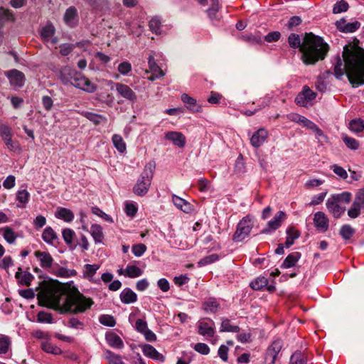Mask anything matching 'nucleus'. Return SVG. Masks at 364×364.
<instances>
[{"label": "nucleus", "instance_id": "1", "mask_svg": "<svg viewBox=\"0 0 364 364\" xmlns=\"http://www.w3.org/2000/svg\"><path fill=\"white\" fill-rule=\"evenodd\" d=\"M39 298L43 299L46 305L60 314L84 313L94 304L90 298L81 294L67 295L58 289H49L41 293Z\"/></svg>", "mask_w": 364, "mask_h": 364}, {"label": "nucleus", "instance_id": "2", "mask_svg": "<svg viewBox=\"0 0 364 364\" xmlns=\"http://www.w3.org/2000/svg\"><path fill=\"white\" fill-rule=\"evenodd\" d=\"M343 58L345 62L344 68H343L342 60L339 57L334 67L336 77L341 79L345 71L353 87L364 85V50L360 48L350 50L348 46H345Z\"/></svg>", "mask_w": 364, "mask_h": 364}, {"label": "nucleus", "instance_id": "3", "mask_svg": "<svg viewBox=\"0 0 364 364\" xmlns=\"http://www.w3.org/2000/svg\"><path fill=\"white\" fill-rule=\"evenodd\" d=\"M329 50V46L323 39L312 33H305L303 38L301 60L306 65L316 64L323 60Z\"/></svg>", "mask_w": 364, "mask_h": 364}, {"label": "nucleus", "instance_id": "4", "mask_svg": "<svg viewBox=\"0 0 364 364\" xmlns=\"http://www.w3.org/2000/svg\"><path fill=\"white\" fill-rule=\"evenodd\" d=\"M155 169L154 162L148 163L133 187V192L138 196H144L149 191Z\"/></svg>", "mask_w": 364, "mask_h": 364}, {"label": "nucleus", "instance_id": "5", "mask_svg": "<svg viewBox=\"0 0 364 364\" xmlns=\"http://www.w3.org/2000/svg\"><path fill=\"white\" fill-rule=\"evenodd\" d=\"M253 226V218L250 215L245 216L237 223L232 240L237 242H242L250 235Z\"/></svg>", "mask_w": 364, "mask_h": 364}, {"label": "nucleus", "instance_id": "6", "mask_svg": "<svg viewBox=\"0 0 364 364\" xmlns=\"http://www.w3.org/2000/svg\"><path fill=\"white\" fill-rule=\"evenodd\" d=\"M5 76L8 78L10 85L14 90H17L23 87L26 82V77L23 72L17 69H11L5 73Z\"/></svg>", "mask_w": 364, "mask_h": 364}, {"label": "nucleus", "instance_id": "7", "mask_svg": "<svg viewBox=\"0 0 364 364\" xmlns=\"http://www.w3.org/2000/svg\"><path fill=\"white\" fill-rule=\"evenodd\" d=\"M317 94L312 91L307 85L303 87L295 98V102L297 105L301 107H309L312 105L313 101L316 97Z\"/></svg>", "mask_w": 364, "mask_h": 364}, {"label": "nucleus", "instance_id": "8", "mask_svg": "<svg viewBox=\"0 0 364 364\" xmlns=\"http://www.w3.org/2000/svg\"><path fill=\"white\" fill-rule=\"evenodd\" d=\"M0 136L10 151H16L21 149L18 142L12 139L11 129L9 126L0 125Z\"/></svg>", "mask_w": 364, "mask_h": 364}, {"label": "nucleus", "instance_id": "9", "mask_svg": "<svg viewBox=\"0 0 364 364\" xmlns=\"http://www.w3.org/2000/svg\"><path fill=\"white\" fill-rule=\"evenodd\" d=\"M70 85L89 93H92L97 90L96 85L80 73L77 74Z\"/></svg>", "mask_w": 364, "mask_h": 364}, {"label": "nucleus", "instance_id": "10", "mask_svg": "<svg viewBox=\"0 0 364 364\" xmlns=\"http://www.w3.org/2000/svg\"><path fill=\"white\" fill-rule=\"evenodd\" d=\"M109 84L114 86L117 94L122 97L134 103L137 100L136 93L127 85L121 82H114L109 81Z\"/></svg>", "mask_w": 364, "mask_h": 364}, {"label": "nucleus", "instance_id": "11", "mask_svg": "<svg viewBox=\"0 0 364 364\" xmlns=\"http://www.w3.org/2000/svg\"><path fill=\"white\" fill-rule=\"evenodd\" d=\"M282 348V341L281 340H276L272 342L266 352L265 362L267 364H274Z\"/></svg>", "mask_w": 364, "mask_h": 364}, {"label": "nucleus", "instance_id": "12", "mask_svg": "<svg viewBox=\"0 0 364 364\" xmlns=\"http://www.w3.org/2000/svg\"><path fill=\"white\" fill-rule=\"evenodd\" d=\"M63 21L65 25L71 28L76 27L79 23V17L77 9L71 6L68 7L63 15Z\"/></svg>", "mask_w": 364, "mask_h": 364}, {"label": "nucleus", "instance_id": "13", "mask_svg": "<svg viewBox=\"0 0 364 364\" xmlns=\"http://www.w3.org/2000/svg\"><path fill=\"white\" fill-rule=\"evenodd\" d=\"M215 323L213 321L205 318L198 322V332L200 335L207 337H213L215 334Z\"/></svg>", "mask_w": 364, "mask_h": 364}, {"label": "nucleus", "instance_id": "14", "mask_svg": "<svg viewBox=\"0 0 364 364\" xmlns=\"http://www.w3.org/2000/svg\"><path fill=\"white\" fill-rule=\"evenodd\" d=\"M285 218L286 214L284 211L280 210L277 212L274 217L268 222L267 227L262 230V233L267 234L276 230L281 226Z\"/></svg>", "mask_w": 364, "mask_h": 364}, {"label": "nucleus", "instance_id": "15", "mask_svg": "<svg viewBox=\"0 0 364 364\" xmlns=\"http://www.w3.org/2000/svg\"><path fill=\"white\" fill-rule=\"evenodd\" d=\"M313 220L314 226L318 231L326 232L328 230L329 220L323 212H316L314 215Z\"/></svg>", "mask_w": 364, "mask_h": 364}, {"label": "nucleus", "instance_id": "16", "mask_svg": "<svg viewBox=\"0 0 364 364\" xmlns=\"http://www.w3.org/2000/svg\"><path fill=\"white\" fill-rule=\"evenodd\" d=\"M77 73L78 72L71 67L64 66L60 70L59 78L63 85H70Z\"/></svg>", "mask_w": 364, "mask_h": 364}, {"label": "nucleus", "instance_id": "17", "mask_svg": "<svg viewBox=\"0 0 364 364\" xmlns=\"http://www.w3.org/2000/svg\"><path fill=\"white\" fill-rule=\"evenodd\" d=\"M15 278L18 285L29 287L34 279V276L28 271H23L22 268L19 267L15 274Z\"/></svg>", "mask_w": 364, "mask_h": 364}, {"label": "nucleus", "instance_id": "18", "mask_svg": "<svg viewBox=\"0 0 364 364\" xmlns=\"http://www.w3.org/2000/svg\"><path fill=\"white\" fill-rule=\"evenodd\" d=\"M336 26L341 32L353 33L360 28V23L357 21L347 23L344 18H341L336 22Z\"/></svg>", "mask_w": 364, "mask_h": 364}, {"label": "nucleus", "instance_id": "19", "mask_svg": "<svg viewBox=\"0 0 364 364\" xmlns=\"http://www.w3.org/2000/svg\"><path fill=\"white\" fill-rule=\"evenodd\" d=\"M326 208L334 218H338L345 212V207H342L340 203L332 197L328 198L326 201Z\"/></svg>", "mask_w": 364, "mask_h": 364}, {"label": "nucleus", "instance_id": "20", "mask_svg": "<svg viewBox=\"0 0 364 364\" xmlns=\"http://www.w3.org/2000/svg\"><path fill=\"white\" fill-rule=\"evenodd\" d=\"M267 137L268 132L264 128H260L250 138V144L253 147L259 148L264 143Z\"/></svg>", "mask_w": 364, "mask_h": 364}, {"label": "nucleus", "instance_id": "21", "mask_svg": "<svg viewBox=\"0 0 364 364\" xmlns=\"http://www.w3.org/2000/svg\"><path fill=\"white\" fill-rule=\"evenodd\" d=\"M141 349L144 355L149 358L159 362H164L165 360L164 356L150 344L143 345Z\"/></svg>", "mask_w": 364, "mask_h": 364}, {"label": "nucleus", "instance_id": "22", "mask_svg": "<svg viewBox=\"0 0 364 364\" xmlns=\"http://www.w3.org/2000/svg\"><path fill=\"white\" fill-rule=\"evenodd\" d=\"M35 256L38 259L40 265L43 269L53 268V259L50 254L47 252L36 251Z\"/></svg>", "mask_w": 364, "mask_h": 364}, {"label": "nucleus", "instance_id": "23", "mask_svg": "<svg viewBox=\"0 0 364 364\" xmlns=\"http://www.w3.org/2000/svg\"><path fill=\"white\" fill-rule=\"evenodd\" d=\"M148 64L151 75L149 77L150 80H154L164 76V73L161 68L156 63L154 58L152 55H149L148 58Z\"/></svg>", "mask_w": 364, "mask_h": 364}, {"label": "nucleus", "instance_id": "24", "mask_svg": "<svg viewBox=\"0 0 364 364\" xmlns=\"http://www.w3.org/2000/svg\"><path fill=\"white\" fill-rule=\"evenodd\" d=\"M183 104L186 109L193 113L201 112L203 110L202 105L196 99L186 94H183Z\"/></svg>", "mask_w": 364, "mask_h": 364}, {"label": "nucleus", "instance_id": "25", "mask_svg": "<svg viewBox=\"0 0 364 364\" xmlns=\"http://www.w3.org/2000/svg\"><path fill=\"white\" fill-rule=\"evenodd\" d=\"M119 298L121 301L125 304H132L137 301L136 294L128 287L121 291Z\"/></svg>", "mask_w": 364, "mask_h": 364}, {"label": "nucleus", "instance_id": "26", "mask_svg": "<svg viewBox=\"0 0 364 364\" xmlns=\"http://www.w3.org/2000/svg\"><path fill=\"white\" fill-rule=\"evenodd\" d=\"M210 2L209 8L206 10V13L210 20H219L218 11L220 9V4L218 0H208Z\"/></svg>", "mask_w": 364, "mask_h": 364}, {"label": "nucleus", "instance_id": "27", "mask_svg": "<svg viewBox=\"0 0 364 364\" xmlns=\"http://www.w3.org/2000/svg\"><path fill=\"white\" fill-rule=\"evenodd\" d=\"M55 216L67 223L72 222L74 219L73 213L70 209L62 207L58 208Z\"/></svg>", "mask_w": 364, "mask_h": 364}, {"label": "nucleus", "instance_id": "28", "mask_svg": "<svg viewBox=\"0 0 364 364\" xmlns=\"http://www.w3.org/2000/svg\"><path fill=\"white\" fill-rule=\"evenodd\" d=\"M105 338L109 346L112 348L122 349L124 347L123 341L114 333L107 334Z\"/></svg>", "mask_w": 364, "mask_h": 364}, {"label": "nucleus", "instance_id": "29", "mask_svg": "<svg viewBox=\"0 0 364 364\" xmlns=\"http://www.w3.org/2000/svg\"><path fill=\"white\" fill-rule=\"evenodd\" d=\"M0 235L9 244H14L17 238L16 232L9 226L0 228Z\"/></svg>", "mask_w": 364, "mask_h": 364}, {"label": "nucleus", "instance_id": "30", "mask_svg": "<svg viewBox=\"0 0 364 364\" xmlns=\"http://www.w3.org/2000/svg\"><path fill=\"white\" fill-rule=\"evenodd\" d=\"M287 235L284 245L287 248H289L294 244V240L299 237L300 233L294 227H289L287 229Z\"/></svg>", "mask_w": 364, "mask_h": 364}, {"label": "nucleus", "instance_id": "31", "mask_svg": "<svg viewBox=\"0 0 364 364\" xmlns=\"http://www.w3.org/2000/svg\"><path fill=\"white\" fill-rule=\"evenodd\" d=\"M90 233L96 244L102 242L104 235L102 228L100 225L97 224L92 225L90 228Z\"/></svg>", "mask_w": 364, "mask_h": 364}, {"label": "nucleus", "instance_id": "32", "mask_svg": "<svg viewBox=\"0 0 364 364\" xmlns=\"http://www.w3.org/2000/svg\"><path fill=\"white\" fill-rule=\"evenodd\" d=\"M288 43L291 48H299L300 52H301L303 38L301 39L299 34L291 33L288 37Z\"/></svg>", "mask_w": 364, "mask_h": 364}, {"label": "nucleus", "instance_id": "33", "mask_svg": "<svg viewBox=\"0 0 364 364\" xmlns=\"http://www.w3.org/2000/svg\"><path fill=\"white\" fill-rule=\"evenodd\" d=\"M112 141L114 146L119 153L122 154L126 151L127 146L121 135L117 134H114L112 136Z\"/></svg>", "mask_w": 364, "mask_h": 364}, {"label": "nucleus", "instance_id": "34", "mask_svg": "<svg viewBox=\"0 0 364 364\" xmlns=\"http://www.w3.org/2000/svg\"><path fill=\"white\" fill-rule=\"evenodd\" d=\"M300 257V253L297 252L289 254L283 262L282 267L290 268L291 267H294L299 259Z\"/></svg>", "mask_w": 364, "mask_h": 364}, {"label": "nucleus", "instance_id": "35", "mask_svg": "<svg viewBox=\"0 0 364 364\" xmlns=\"http://www.w3.org/2000/svg\"><path fill=\"white\" fill-rule=\"evenodd\" d=\"M99 268V264H85L84 266L83 277L89 279V281L93 282V277Z\"/></svg>", "mask_w": 364, "mask_h": 364}, {"label": "nucleus", "instance_id": "36", "mask_svg": "<svg viewBox=\"0 0 364 364\" xmlns=\"http://www.w3.org/2000/svg\"><path fill=\"white\" fill-rule=\"evenodd\" d=\"M55 32V28L52 23H47L41 30V37L44 41L48 40L49 38L52 37Z\"/></svg>", "mask_w": 364, "mask_h": 364}, {"label": "nucleus", "instance_id": "37", "mask_svg": "<svg viewBox=\"0 0 364 364\" xmlns=\"http://www.w3.org/2000/svg\"><path fill=\"white\" fill-rule=\"evenodd\" d=\"M166 140L172 141L174 145L182 147V134L177 132H168L165 134Z\"/></svg>", "mask_w": 364, "mask_h": 364}, {"label": "nucleus", "instance_id": "38", "mask_svg": "<svg viewBox=\"0 0 364 364\" xmlns=\"http://www.w3.org/2000/svg\"><path fill=\"white\" fill-rule=\"evenodd\" d=\"M42 238L48 245H53V241L57 239V235L50 227L45 228L42 233Z\"/></svg>", "mask_w": 364, "mask_h": 364}, {"label": "nucleus", "instance_id": "39", "mask_svg": "<svg viewBox=\"0 0 364 364\" xmlns=\"http://www.w3.org/2000/svg\"><path fill=\"white\" fill-rule=\"evenodd\" d=\"M220 307V304L214 298H210L203 303V309L208 313H215Z\"/></svg>", "mask_w": 364, "mask_h": 364}, {"label": "nucleus", "instance_id": "40", "mask_svg": "<svg viewBox=\"0 0 364 364\" xmlns=\"http://www.w3.org/2000/svg\"><path fill=\"white\" fill-rule=\"evenodd\" d=\"M11 346V338L6 335L0 334V354H6Z\"/></svg>", "mask_w": 364, "mask_h": 364}, {"label": "nucleus", "instance_id": "41", "mask_svg": "<svg viewBox=\"0 0 364 364\" xmlns=\"http://www.w3.org/2000/svg\"><path fill=\"white\" fill-rule=\"evenodd\" d=\"M124 276L130 278H136L140 277L143 274V271L136 265H127L124 269Z\"/></svg>", "mask_w": 364, "mask_h": 364}, {"label": "nucleus", "instance_id": "42", "mask_svg": "<svg viewBox=\"0 0 364 364\" xmlns=\"http://www.w3.org/2000/svg\"><path fill=\"white\" fill-rule=\"evenodd\" d=\"M41 348L43 351L53 355H60L62 350L56 346L51 344L48 341H45L41 343Z\"/></svg>", "mask_w": 364, "mask_h": 364}, {"label": "nucleus", "instance_id": "43", "mask_svg": "<svg viewBox=\"0 0 364 364\" xmlns=\"http://www.w3.org/2000/svg\"><path fill=\"white\" fill-rule=\"evenodd\" d=\"M15 20L13 13L8 9L0 7V24H4L7 21H14Z\"/></svg>", "mask_w": 364, "mask_h": 364}, {"label": "nucleus", "instance_id": "44", "mask_svg": "<svg viewBox=\"0 0 364 364\" xmlns=\"http://www.w3.org/2000/svg\"><path fill=\"white\" fill-rule=\"evenodd\" d=\"M349 129L354 133H360L364 129V120L361 119H352L349 123Z\"/></svg>", "mask_w": 364, "mask_h": 364}, {"label": "nucleus", "instance_id": "45", "mask_svg": "<svg viewBox=\"0 0 364 364\" xmlns=\"http://www.w3.org/2000/svg\"><path fill=\"white\" fill-rule=\"evenodd\" d=\"M105 355L109 364H124L122 357L109 350H105Z\"/></svg>", "mask_w": 364, "mask_h": 364}, {"label": "nucleus", "instance_id": "46", "mask_svg": "<svg viewBox=\"0 0 364 364\" xmlns=\"http://www.w3.org/2000/svg\"><path fill=\"white\" fill-rule=\"evenodd\" d=\"M84 116L96 125L100 124L102 122L107 121L105 116L93 112H86L84 113Z\"/></svg>", "mask_w": 364, "mask_h": 364}, {"label": "nucleus", "instance_id": "47", "mask_svg": "<svg viewBox=\"0 0 364 364\" xmlns=\"http://www.w3.org/2000/svg\"><path fill=\"white\" fill-rule=\"evenodd\" d=\"M240 327L238 326H233L230 323V321L228 318L223 319L220 326L221 332H239Z\"/></svg>", "mask_w": 364, "mask_h": 364}, {"label": "nucleus", "instance_id": "48", "mask_svg": "<svg viewBox=\"0 0 364 364\" xmlns=\"http://www.w3.org/2000/svg\"><path fill=\"white\" fill-rule=\"evenodd\" d=\"M37 321L42 323H53V316L50 313L41 311L37 314Z\"/></svg>", "mask_w": 364, "mask_h": 364}, {"label": "nucleus", "instance_id": "49", "mask_svg": "<svg viewBox=\"0 0 364 364\" xmlns=\"http://www.w3.org/2000/svg\"><path fill=\"white\" fill-rule=\"evenodd\" d=\"M268 284V280L264 277H258L250 283V287L255 290H260L266 287Z\"/></svg>", "mask_w": 364, "mask_h": 364}, {"label": "nucleus", "instance_id": "50", "mask_svg": "<svg viewBox=\"0 0 364 364\" xmlns=\"http://www.w3.org/2000/svg\"><path fill=\"white\" fill-rule=\"evenodd\" d=\"M99 321L101 324L109 327H114L116 325L114 316L108 314L101 315L99 317Z\"/></svg>", "mask_w": 364, "mask_h": 364}, {"label": "nucleus", "instance_id": "51", "mask_svg": "<svg viewBox=\"0 0 364 364\" xmlns=\"http://www.w3.org/2000/svg\"><path fill=\"white\" fill-rule=\"evenodd\" d=\"M342 139L347 147L352 150H356L360 146L359 142L352 137H350L347 135H343Z\"/></svg>", "mask_w": 364, "mask_h": 364}, {"label": "nucleus", "instance_id": "52", "mask_svg": "<svg viewBox=\"0 0 364 364\" xmlns=\"http://www.w3.org/2000/svg\"><path fill=\"white\" fill-rule=\"evenodd\" d=\"M355 232V230L349 225H344L341 228L340 235L344 240H349Z\"/></svg>", "mask_w": 364, "mask_h": 364}, {"label": "nucleus", "instance_id": "53", "mask_svg": "<svg viewBox=\"0 0 364 364\" xmlns=\"http://www.w3.org/2000/svg\"><path fill=\"white\" fill-rule=\"evenodd\" d=\"M198 203L193 200L192 203L183 199V213H194L197 212Z\"/></svg>", "mask_w": 364, "mask_h": 364}, {"label": "nucleus", "instance_id": "54", "mask_svg": "<svg viewBox=\"0 0 364 364\" xmlns=\"http://www.w3.org/2000/svg\"><path fill=\"white\" fill-rule=\"evenodd\" d=\"M30 193L26 189H20L16 193V200L22 204H26L28 202Z\"/></svg>", "mask_w": 364, "mask_h": 364}, {"label": "nucleus", "instance_id": "55", "mask_svg": "<svg viewBox=\"0 0 364 364\" xmlns=\"http://www.w3.org/2000/svg\"><path fill=\"white\" fill-rule=\"evenodd\" d=\"M289 364H306V363L304 355L296 351L291 356Z\"/></svg>", "mask_w": 364, "mask_h": 364}, {"label": "nucleus", "instance_id": "56", "mask_svg": "<svg viewBox=\"0 0 364 364\" xmlns=\"http://www.w3.org/2000/svg\"><path fill=\"white\" fill-rule=\"evenodd\" d=\"M63 238L67 245H71L75 236V232L70 228H65L62 232Z\"/></svg>", "mask_w": 364, "mask_h": 364}, {"label": "nucleus", "instance_id": "57", "mask_svg": "<svg viewBox=\"0 0 364 364\" xmlns=\"http://www.w3.org/2000/svg\"><path fill=\"white\" fill-rule=\"evenodd\" d=\"M348 7L349 6L347 1L345 0H341L334 5L333 12L334 14H340L341 12L346 11Z\"/></svg>", "mask_w": 364, "mask_h": 364}, {"label": "nucleus", "instance_id": "58", "mask_svg": "<svg viewBox=\"0 0 364 364\" xmlns=\"http://www.w3.org/2000/svg\"><path fill=\"white\" fill-rule=\"evenodd\" d=\"M331 169L340 178L346 179L348 178V173L343 167L337 164H333L331 166Z\"/></svg>", "mask_w": 364, "mask_h": 364}, {"label": "nucleus", "instance_id": "59", "mask_svg": "<svg viewBox=\"0 0 364 364\" xmlns=\"http://www.w3.org/2000/svg\"><path fill=\"white\" fill-rule=\"evenodd\" d=\"M161 25V21L157 17L152 18L149 23L150 30L156 34L160 33Z\"/></svg>", "mask_w": 364, "mask_h": 364}, {"label": "nucleus", "instance_id": "60", "mask_svg": "<svg viewBox=\"0 0 364 364\" xmlns=\"http://www.w3.org/2000/svg\"><path fill=\"white\" fill-rule=\"evenodd\" d=\"M351 193L349 192H343L340 194H336L332 196L331 197L338 201L339 203L341 202H345L346 203H350L351 200Z\"/></svg>", "mask_w": 364, "mask_h": 364}, {"label": "nucleus", "instance_id": "61", "mask_svg": "<svg viewBox=\"0 0 364 364\" xmlns=\"http://www.w3.org/2000/svg\"><path fill=\"white\" fill-rule=\"evenodd\" d=\"M354 205L364 208V188L359 189L353 200Z\"/></svg>", "mask_w": 364, "mask_h": 364}, {"label": "nucleus", "instance_id": "62", "mask_svg": "<svg viewBox=\"0 0 364 364\" xmlns=\"http://www.w3.org/2000/svg\"><path fill=\"white\" fill-rule=\"evenodd\" d=\"M117 70L123 75H127L132 70V65L128 61H124L119 64Z\"/></svg>", "mask_w": 364, "mask_h": 364}, {"label": "nucleus", "instance_id": "63", "mask_svg": "<svg viewBox=\"0 0 364 364\" xmlns=\"http://www.w3.org/2000/svg\"><path fill=\"white\" fill-rule=\"evenodd\" d=\"M218 259H219V255L217 254H213V255L206 256V257H203V259H201L198 262V264L200 266L206 265V264L213 263V262L218 261Z\"/></svg>", "mask_w": 364, "mask_h": 364}, {"label": "nucleus", "instance_id": "64", "mask_svg": "<svg viewBox=\"0 0 364 364\" xmlns=\"http://www.w3.org/2000/svg\"><path fill=\"white\" fill-rule=\"evenodd\" d=\"M50 272L57 277L67 278L68 269L57 265L52 268Z\"/></svg>", "mask_w": 364, "mask_h": 364}]
</instances>
